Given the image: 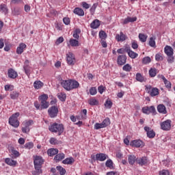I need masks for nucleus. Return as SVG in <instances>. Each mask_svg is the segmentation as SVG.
<instances>
[{"instance_id":"obj_1","label":"nucleus","mask_w":175,"mask_h":175,"mask_svg":"<svg viewBox=\"0 0 175 175\" xmlns=\"http://www.w3.org/2000/svg\"><path fill=\"white\" fill-rule=\"evenodd\" d=\"M61 85L66 91H72V90H76L80 87V83L76 80L68 79L62 81Z\"/></svg>"},{"instance_id":"obj_2","label":"nucleus","mask_w":175,"mask_h":175,"mask_svg":"<svg viewBox=\"0 0 175 175\" xmlns=\"http://www.w3.org/2000/svg\"><path fill=\"white\" fill-rule=\"evenodd\" d=\"M65 128L64 124L58 123H53L49 126V131L52 133H58V136H61L64 133Z\"/></svg>"},{"instance_id":"obj_3","label":"nucleus","mask_w":175,"mask_h":175,"mask_svg":"<svg viewBox=\"0 0 175 175\" xmlns=\"http://www.w3.org/2000/svg\"><path fill=\"white\" fill-rule=\"evenodd\" d=\"M145 91L152 97L159 95V90L157 88H152L150 85H145Z\"/></svg>"},{"instance_id":"obj_4","label":"nucleus","mask_w":175,"mask_h":175,"mask_svg":"<svg viewBox=\"0 0 175 175\" xmlns=\"http://www.w3.org/2000/svg\"><path fill=\"white\" fill-rule=\"evenodd\" d=\"M110 124V119L109 118H106L102 123H96L94 124V129H102V128H106V126H109Z\"/></svg>"},{"instance_id":"obj_5","label":"nucleus","mask_w":175,"mask_h":175,"mask_svg":"<svg viewBox=\"0 0 175 175\" xmlns=\"http://www.w3.org/2000/svg\"><path fill=\"white\" fill-rule=\"evenodd\" d=\"M48 113L51 118H55L58 116V107L52 106L48 109Z\"/></svg>"},{"instance_id":"obj_6","label":"nucleus","mask_w":175,"mask_h":175,"mask_svg":"<svg viewBox=\"0 0 175 175\" xmlns=\"http://www.w3.org/2000/svg\"><path fill=\"white\" fill-rule=\"evenodd\" d=\"M161 128L163 131H170L172 128V120H167L161 123Z\"/></svg>"},{"instance_id":"obj_7","label":"nucleus","mask_w":175,"mask_h":175,"mask_svg":"<svg viewBox=\"0 0 175 175\" xmlns=\"http://www.w3.org/2000/svg\"><path fill=\"white\" fill-rule=\"evenodd\" d=\"M67 64L68 65H75L76 59H75V55L70 52L66 54Z\"/></svg>"},{"instance_id":"obj_8","label":"nucleus","mask_w":175,"mask_h":175,"mask_svg":"<svg viewBox=\"0 0 175 175\" xmlns=\"http://www.w3.org/2000/svg\"><path fill=\"white\" fill-rule=\"evenodd\" d=\"M23 69L27 76H29L31 75V66H29V61L28 59L25 61Z\"/></svg>"},{"instance_id":"obj_9","label":"nucleus","mask_w":175,"mask_h":175,"mask_svg":"<svg viewBox=\"0 0 175 175\" xmlns=\"http://www.w3.org/2000/svg\"><path fill=\"white\" fill-rule=\"evenodd\" d=\"M43 159H42V157H39V156H36L34 161H33V163H34V167H42V165H43Z\"/></svg>"},{"instance_id":"obj_10","label":"nucleus","mask_w":175,"mask_h":175,"mask_svg":"<svg viewBox=\"0 0 175 175\" xmlns=\"http://www.w3.org/2000/svg\"><path fill=\"white\" fill-rule=\"evenodd\" d=\"M130 146H131L132 147H137V148L144 147V143L140 139H135L130 143Z\"/></svg>"},{"instance_id":"obj_11","label":"nucleus","mask_w":175,"mask_h":175,"mask_svg":"<svg viewBox=\"0 0 175 175\" xmlns=\"http://www.w3.org/2000/svg\"><path fill=\"white\" fill-rule=\"evenodd\" d=\"M144 131L147 133L148 137L150 139H152L155 137V132H154V130L151 129V128L148 126H145L144 127Z\"/></svg>"},{"instance_id":"obj_12","label":"nucleus","mask_w":175,"mask_h":175,"mask_svg":"<svg viewBox=\"0 0 175 175\" xmlns=\"http://www.w3.org/2000/svg\"><path fill=\"white\" fill-rule=\"evenodd\" d=\"M117 62L118 65L122 66L126 64V56L125 55H120L118 57Z\"/></svg>"},{"instance_id":"obj_13","label":"nucleus","mask_w":175,"mask_h":175,"mask_svg":"<svg viewBox=\"0 0 175 175\" xmlns=\"http://www.w3.org/2000/svg\"><path fill=\"white\" fill-rule=\"evenodd\" d=\"M142 112L144 114H150V113H155V107L150 106L142 108Z\"/></svg>"},{"instance_id":"obj_14","label":"nucleus","mask_w":175,"mask_h":175,"mask_svg":"<svg viewBox=\"0 0 175 175\" xmlns=\"http://www.w3.org/2000/svg\"><path fill=\"white\" fill-rule=\"evenodd\" d=\"M126 52L128 53L129 57H130V58H132L133 59H134L135 58H137L139 55L137 53L131 51V48L129 47L126 48Z\"/></svg>"},{"instance_id":"obj_15","label":"nucleus","mask_w":175,"mask_h":175,"mask_svg":"<svg viewBox=\"0 0 175 175\" xmlns=\"http://www.w3.org/2000/svg\"><path fill=\"white\" fill-rule=\"evenodd\" d=\"M107 158H109V156L104 153H99L96 154V161H100V162H103V161H106Z\"/></svg>"},{"instance_id":"obj_16","label":"nucleus","mask_w":175,"mask_h":175,"mask_svg":"<svg viewBox=\"0 0 175 175\" xmlns=\"http://www.w3.org/2000/svg\"><path fill=\"white\" fill-rule=\"evenodd\" d=\"M8 77H10V79H16L17 76H18V74L13 68H10V70H8Z\"/></svg>"},{"instance_id":"obj_17","label":"nucleus","mask_w":175,"mask_h":175,"mask_svg":"<svg viewBox=\"0 0 175 175\" xmlns=\"http://www.w3.org/2000/svg\"><path fill=\"white\" fill-rule=\"evenodd\" d=\"M9 124L14 126V128H18L20 126V122L17 119L9 118Z\"/></svg>"},{"instance_id":"obj_18","label":"nucleus","mask_w":175,"mask_h":175,"mask_svg":"<svg viewBox=\"0 0 175 175\" xmlns=\"http://www.w3.org/2000/svg\"><path fill=\"white\" fill-rule=\"evenodd\" d=\"M137 20V18L136 16L135 17L128 16L127 18L123 20L122 24L125 25L126 24H129V23H135V21H136Z\"/></svg>"},{"instance_id":"obj_19","label":"nucleus","mask_w":175,"mask_h":175,"mask_svg":"<svg viewBox=\"0 0 175 175\" xmlns=\"http://www.w3.org/2000/svg\"><path fill=\"white\" fill-rule=\"evenodd\" d=\"M27 48V44L21 43L16 49V54H23L24 53V49Z\"/></svg>"},{"instance_id":"obj_20","label":"nucleus","mask_w":175,"mask_h":175,"mask_svg":"<svg viewBox=\"0 0 175 175\" xmlns=\"http://www.w3.org/2000/svg\"><path fill=\"white\" fill-rule=\"evenodd\" d=\"M116 39L118 42H124V40H126V36H125V34L121 31L120 34H117L116 36Z\"/></svg>"},{"instance_id":"obj_21","label":"nucleus","mask_w":175,"mask_h":175,"mask_svg":"<svg viewBox=\"0 0 175 175\" xmlns=\"http://www.w3.org/2000/svg\"><path fill=\"white\" fill-rule=\"evenodd\" d=\"M5 162L7 165H9V166L14 167L17 165V161H14L10 158H6Z\"/></svg>"},{"instance_id":"obj_22","label":"nucleus","mask_w":175,"mask_h":175,"mask_svg":"<svg viewBox=\"0 0 175 175\" xmlns=\"http://www.w3.org/2000/svg\"><path fill=\"white\" fill-rule=\"evenodd\" d=\"M100 26V21L98 19H95L91 24H90V28H92V29H96V28H99Z\"/></svg>"},{"instance_id":"obj_23","label":"nucleus","mask_w":175,"mask_h":175,"mask_svg":"<svg viewBox=\"0 0 175 175\" xmlns=\"http://www.w3.org/2000/svg\"><path fill=\"white\" fill-rule=\"evenodd\" d=\"M137 162L139 165H141V166H143L144 165H147V163H148V160L147 159V157H144L137 160Z\"/></svg>"},{"instance_id":"obj_24","label":"nucleus","mask_w":175,"mask_h":175,"mask_svg":"<svg viewBox=\"0 0 175 175\" xmlns=\"http://www.w3.org/2000/svg\"><path fill=\"white\" fill-rule=\"evenodd\" d=\"M137 160V159L136 158V156L133 154L128 156V162L130 165H135V162H136Z\"/></svg>"},{"instance_id":"obj_25","label":"nucleus","mask_w":175,"mask_h":175,"mask_svg":"<svg viewBox=\"0 0 175 175\" xmlns=\"http://www.w3.org/2000/svg\"><path fill=\"white\" fill-rule=\"evenodd\" d=\"M44 85V83L40 81H36L33 83V87L36 90H40Z\"/></svg>"},{"instance_id":"obj_26","label":"nucleus","mask_w":175,"mask_h":175,"mask_svg":"<svg viewBox=\"0 0 175 175\" xmlns=\"http://www.w3.org/2000/svg\"><path fill=\"white\" fill-rule=\"evenodd\" d=\"M164 51L165 53V54H167V55H173L174 53H173V48H172V46H165V49H164Z\"/></svg>"},{"instance_id":"obj_27","label":"nucleus","mask_w":175,"mask_h":175,"mask_svg":"<svg viewBox=\"0 0 175 175\" xmlns=\"http://www.w3.org/2000/svg\"><path fill=\"white\" fill-rule=\"evenodd\" d=\"M157 111H159V113H161L162 114H166V113H167L166 111V107H165L163 105H159L157 106Z\"/></svg>"},{"instance_id":"obj_28","label":"nucleus","mask_w":175,"mask_h":175,"mask_svg":"<svg viewBox=\"0 0 175 175\" xmlns=\"http://www.w3.org/2000/svg\"><path fill=\"white\" fill-rule=\"evenodd\" d=\"M47 154L49 157H54V155H57V154H58V149L51 148L47 151Z\"/></svg>"},{"instance_id":"obj_29","label":"nucleus","mask_w":175,"mask_h":175,"mask_svg":"<svg viewBox=\"0 0 175 175\" xmlns=\"http://www.w3.org/2000/svg\"><path fill=\"white\" fill-rule=\"evenodd\" d=\"M74 13L75 14H77V16H84V10L80 8H76L74 9Z\"/></svg>"},{"instance_id":"obj_30","label":"nucleus","mask_w":175,"mask_h":175,"mask_svg":"<svg viewBox=\"0 0 175 175\" xmlns=\"http://www.w3.org/2000/svg\"><path fill=\"white\" fill-rule=\"evenodd\" d=\"M65 159V154L64 153L57 154L54 157L55 161H56L57 162L59 161H62V159Z\"/></svg>"},{"instance_id":"obj_31","label":"nucleus","mask_w":175,"mask_h":175,"mask_svg":"<svg viewBox=\"0 0 175 175\" xmlns=\"http://www.w3.org/2000/svg\"><path fill=\"white\" fill-rule=\"evenodd\" d=\"M161 79H162L166 88H172V83H170V81H167V79H166L165 76L161 75Z\"/></svg>"},{"instance_id":"obj_32","label":"nucleus","mask_w":175,"mask_h":175,"mask_svg":"<svg viewBox=\"0 0 175 175\" xmlns=\"http://www.w3.org/2000/svg\"><path fill=\"white\" fill-rule=\"evenodd\" d=\"M73 162H75V159H73V157H69V158L65 159L62 161V163H64V165H72Z\"/></svg>"},{"instance_id":"obj_33","label":"nucleus","mask_w":175,"mask_h":175,"mask_svg":"<svg viewBox=\"0 0 175 175\" xmlns=\"http://www.w3.org/2000/svg\"><path fill=\"white\" fill-rule=\"evenodd\" d=\"M113 165V161H111V159H108L106 162H105V166L107 167H109V169L111 170H114V165Z\"/></svg>"},{"instance_id":"obj_34","label":"nucleus","mask_w":175,"mask_h":175,"mask_svg":"<svg viewBox=\"0 0 175 175\" xmlns=\"http://www.w3.org/2000/svg\"><path fill=\"white\" fill-rule=\"evenodd\" d=\"M99 38L101 39V40H106L107 38V34H106V32L105 31H100L99 32Z\"/></svg>"},{"instance_id":"obj_35","label":"nucleus","mask_w":175,"mask_h":175,"mask_svg":"<svg viewBox=\"0 0 175 175\" xmlns=\"http://www.w3.org/2000/svg\"><path fill=\"white\" fill-rule=\"evenodd\" d=\"M49 108V102L47 101H41L40 102V110H44V109Z\"/></svg>"},{"instance_id":"obj_36","label":"nucleus","mask_w":175,"mask_h":175,"mask_svg":"<svg viewBox=\"0 0 175 175\" xmlns=\"http://www.w3.org/2000/svg\"><path fill=\"white\" fill-rule=\"evenodd\" d=\"M35 167V170L32 172L33 175H40L42 173H43V171L42 170V167Z\"/></svg>"},{"instance_id":"obj_37","label":"nucleus","mask_w":175,"mask_h":175,"mask_svg":"<svg viewBox=\"0 0 175 175\" xmlns=\"http://www.w3.org/2000/svg\"><path fill=\"white\" fill-rule=\"evenodd\" d=\"M70 44L72 46V47H77L79 46V40H75L73 38H71L70 40Z\"/></svg>"},{"instance_id":"obj_38","label":"nucleus","mask_w":175,"mask_h":175,"mask_svg":"<svg viewBox=\"0 0 175 175\" xmlns=\"http://www.w3.org/2000/svg\"><path fill=\"white\" fill-rule=\"evenodd\" d=\"M0 12L1 13H4V14H8V7L5 4H1L0 5Z\"/></svg>"},{"instance_id":"obj_39","label":"nucleus","mask_w":175,"mask_h":175,"mask_svg":"<svg viewBox=\"0 0 175 175\" xmlns=\"http://www.w3.org/2000/svg\"><path fill=\"white\" fill-rule=\"evenodd\" d=\"M56 169L57 171H59V174L61 175H65V174L66 173V170H65V168L61 167L60 165L57 166Z\"/></svg>"},{"instance_id":"obj_40","label":"nucleus","mask_w":175,"mask_h":175,"mask_svg":"<svg viewBox=\"0 0 175 175\" xmlns=\"http://www.w3.org/2000/svg\"><path fill=\"white\" fill-rule=\"evenodd\" d=\"M147 38L148 36L146 35H144L143 33H139V39L142 43H144L145 42L147 41Z\"/></svg>"},{"instance_id":"obj_41","label":"nucleus","mask_w":175,"mask_h":175,"mask_svg":"<svg viewBox=\"0 0 175 175\" xmlns=\"http://www.w3.org/2000/svg\"><path fill=\"white\" fill-rule=\"evenodd\" d=\"M32 124H33V120H25L23 122V126H27L29 128V126H31V125H32Z\"/></svg>"},{"instance_id":"obj_42","label":"nucleus","mask_w":175,"mask_h":175,"mask_svg":"<svg viewBox=\"0 0 175 175\" xmlns=\"http://www.w3.org/2000/svg\"><path fill=\"white\" fill-rule=\"evenodd\" d=\"M88 103L90 106H96V105H98V100L95 98H90L88 100Z\"/></svg>"},{"instance_id":"obj_43","label":"nucleus","mask_w":175,"mask_h":175,"mask_svg":"<svg viewBox=\"0 0 175 175\" xmlns=\"http://www.w3.org/2000/svg\"><path fill=\"white\" fill-rule=\"evenodd\" d=\"M11 154L12 155H14L15 158L20 157V152L14 150V148H11Z\"/></svg>"},{"instance_id":"obj_44","label":"nucleus","mask_w":175,"mask_h":175,"mask_svg":"<svg viewBox=\"0 0 175 175\" xmlns=\"http://www.w3.org/2000/svg\"><path fill=\"white\" fill-rule=\"evenodd\" d=\"M136 80H137V81H139L140 83H143V81H144V77H143V76H142V74L137 73L136 74Z\"/></svg>"},{"instance_id":"obj_45","label":"nucleus","mask_w":175,"mask_h":175,"mask_svg":"<svg viewBox=\"0 0 175 175\" xmlns=\"http://www.w3.org/2000/svg\"><path fill=\"white\" fill-rule=\"evenodd\" d=\"M10 96L11 99L16 100L18 98V92H12V93H10Z\"/></svg>"},{"instance_id":"obj_46","label":"nucleus","mask_w":175,"mask_h":175,"mask_svg":"<svg viewBox=\"0 0 175 175\" xmlns=\"http://www.w3.org/2000/svg\"><path fill=\"white\" fill-rule=\"evenodd\" d=\"M47 99H49V95L47 94H42L39 96V100H40V102L47 101Z\"/></svg>"},{"instance_id":"obj_47","label":"nucleus","mask_w":175,"mask_h":175,"mask_svg":"<svg viewBox=\"0 0 175 175\" xmlns=\"http://www.w3.org/2000/svg\"><path fill=\"white\" fill-rule=\"evenodd\" d=\"M80 32H81L80 29H77L73 33V38H75V39H79L80 38V36H79Z\"/></svg>"},{"instance_id":"obj_48","label":"nucleus","mask_w":175,"mask_h":175,"mask_svg":"<svg viewBox=\"0 0 175 175\" xmlns=\"http://www.w3.org/2000/svg\"><path fill=\"white\" fill-rule=\"evenodd\" d=\"M149 75H150V77H155L157 76V69L151 68L149 70Z\"/></svg>"},{"instance_id":"obj_49","label":"nucleus","mask_w":175,"mask_h":175,"mask_svg":"<svg viewBox=\"0 0 175 175\" xmlns=\"http://www.w3.org/2000/svg\"><path fill=\"white\" fill-rule=\"evenodd\" d=\"M105 107L107 109H111V106H113V103L109 99H107L105 103Z\"/></svg>"},{"instance_id":"obj_50","label":"nucleus","mask_w":175,"mask_h":175,"mask_svg":"<svg viewBox=\"0 0 175 175\" xmlns=\"http://www.w3.org/2000/svg\"><path fill=\"white\" fill-rule=\"evenodd\" d=\"M149 46H150V47H157L156 44H155V38L151 37L149 40Z\"/></svg>"},{"instance_id":"obj_51","label":"nucleus","mask_w":175,"mask_h":175,"mask_svg":"<svg viewBox=\"0 0 175 175\" xmlns=\"http://www.w3.org/2000/svg\"><path fill=\"white\" fill-rule=\"evenodd\" d=\"M150 62H151V58L150 57H144L142 59V64H144V65H147Z\"/></svg>"},{"instance_id":"obj_52","label":"nucleus","mask_w":175,"mask_h":175,"mask_svg":"<svg viewBox=\"0 0 175 175\" xmlns=\"http://www.w3.org/2000/svg\"><path fill=\"white\" fill-rule=\"evenodd\" d=\"M123 70L125 72H131V70L132 69V67L129 64L124 65L122 68Z\"/></svg>"},{"instance_id":"obj_53","label":"nucleus","mask_w":175,"mask_h":175,"mask_svg":"<svg viewBox=\"0 0 175 175\" xmlns=\"http://www.w3.org/2000/svg\"><path fill=\"white\" fill-rule=\"evenodd\" d=\"M49 143H51V144L55 146V144H58V139L55 137H51L49 139Z\"/></svg>"},{"instance_id":"obj_54","label":"nucleus","mask_w":175,"mask_h":175,"mask_svg":"<svg viewBox=\"0 0 175 175\" xmlns=\"http://www.w3.org/2000/svg\"><path fill=\"white\" fill-rule=\"evenodd\" d=\"M25 148H27L28 150H31V148H33V143L27 142L25 144Z\"/></svg>"},{"instance_id":"obj_55","label":"nucleus","mask_w":175,"mask_h":175,"mask_svg":"<svg viewBox=\"0 0 175 175\" xmlns=\"http://www.w3.org/2000/svg\"><path fill=\"white\" fill-rule=\"evenodd\" d=\"M58 98L62 102H65V99H66V94L61 93L58 95Z\"/></svg>"},{"instance_id":"obj_56","label":"nucleus","mask_w":175,"mask_h":175,"mask_svg":"<svg viewBox=\"0 0 175 175\" xmlns=\"http://www.w3.org/2000/svg\"><path fill=\"white\" fill-rule=\"evenodd\" d=\"M167 62L168 64H173L174 62V57L173 55H167Z\"/></svg>"},{"instance_id":"obj_57","label":"nucleus","mask_w":175,"mask_h":175,"mask_svg":"<svg viewBox=\"0 0 175 175\" xmlns=\"http://www.w3.org/2000/svg\"><path fill=\"white\" fill-rule=\"evenodd\" d=\"M13 13H14V14H15V16H18V14H20V13H21V8H15L13 10Z\"/></svg>"},{"instance_id":"obj_58","label":"nucleus","mask_w":175,"mask_h":175,"mask_svg":"<svg viewBox=\"0 0 175 175\" xmlns=\"http://www.w3.org/2000/svg\"><path fill=\"white\" fill-rule=\"evenodd\" d=\"M29 127H28L27 126H23L22 127V132L23 133H29Z\"/></svg>"},{"instance_id":"obj_59","label":"nucleus","mask_w":175,"mask_h":175,"mask_svg":"<svg viewBox=\"0 0 175 175\" xmlns=\"http://www.w3.org/2000/svg\"><path fill=\"white\" fill-rule=\"evenodd\" d=\"M96 88L92 87L90 89V95H96Z\"/></svg>"},{"instance_id":"obj_60","label":"nucleus","mask_w":175,"mask_h":175,"mask_svg":"<svg viewBox=\"0 0 175 175\" xmlns=\"http://www.w3.org/2000/svg\"><path fill=\"white\" fill-rule=\"evenodd\" d=\"M170 173L169 172V170H163L159 172V175H170Z\"/></svg>"},{"instance_id":"obj_61","label":"nucleus","mask_w":175,"mask_h":175,"mask_svg":"<svg viewBox=\"0 0 175 175\" xmlns=\"http://www.w3.org/2000/svg\"><path fill=\"white\" fill-rule=\"evenodd\" d=\"M131 47L132 49H134V50H136V49L139 48V44H137V42L136 41H133L131 43Z\"/></svg>"},{"instance_id":"obj_62","label":"nucleus","mask_w":175,"mask_h":175,"mask_svg":"<svg viewBox=\"0 0 175 175\" xmlns=\"http://www.w3.org/2000/svg\"><path fill=\"white\" fill-rule=\"evenodd\" d=\"M18 117H20V113L16 112L14 113L10 118H12L13 120H17Z\"/></svg>"},{"instance_id":"obj_63","label":"nucleus","mask_w":175,"mask_h":175,"mask_svg":"<svg viewBox=\"0 0 175 175\" xmlns=\"http://www.w3.org/2000/svg\"><path fill=\"white\" fill-rule=\"evenodd\" d=\"M62 42H64V38L62 37H59L57 40L55 44H61V43H62Z\"/></svg>"},{"instance_id":"obj_64","label":"nucleus","mask_w":175,"mask_h":175,"mask_svg":"<svg viewBox=\"0 0 175 175\" xmlns=\"http://www.w3.org/2000/svg\"><path fill=\"white\" fill-rule=\"evenodd\" d=\"M107 175H120V174H118V172H117L111 171V172H107Z\"/></svg>"}]
</instances>
